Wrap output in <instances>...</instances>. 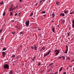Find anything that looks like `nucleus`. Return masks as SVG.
I'll list each match as a JSON object with an SVG mask.
<instances>
[{
  "label": "nucleus",
  "instance_id": "412c9836",
  "mask_svg": "<svg viewBox=\"0 0 74 74\" xmlns=\"http://www.w3.org/2000/svg\"><path fill=\"white\" fill-rule=\"evenodd\" d=\"M13 12H10V15L11 16L12 15Z\"/></svg>",
  "mask_w": 74,
  "mask_h": 74
},
{
  "label": "nucleus",
  "instance_id": "f3484780",
  "mask_svg": "<svg viewBox=\"0 0 74 74\" xmlns=\"http://www.w3.org/2000/svg\"><path fill=\"white\" fill-rule=\"evenodd\" d=\"M63 69V67H61L60 68V69L59 70V71L60 72V71H62V69Z\"/></svg>",
  "mask_w": 74,
  "mask_h": 74
},
{
  "label": "nucleus",
  "instance_id": "8fccbe9b",
  "mask_svg": "<svg viewBox=\"0 0 74 74\" xmlns=\"http://www.w3.org/2000/svg\"><path fill=\"white\" fill-rule=\"evenodd\" d=\"M73 71L74 72V67H73Z\"/></svg>",
  "mask_w": 74,
  "mask_h": 74
},
{
  "label": "nucleus",
  "instance_id": "20e7f679",
  "mask_svg": "<svg viewBox=\"0 0 74 74\" xmlns=\"http://www.w3.org/2000/svg\"><path fill=\"white\" fill-rule=\"evenodd\" d=\"M55 52H56V53H55L56 56L58 55V54H59V53L60 52L59 51V50H55Z\"/></svg>",
  "mask_w": 74,
  "mask_h": 74
},
{
  "label": "nucleus",
  "instance_id": "864d4df0",
  "mask_svg": "<svg viewBox=\"0 0 74 74\" xmlns=\"http://www.w3.org/2000/svg\"><path fill=\"white\" fill-rule=\"evenodd\" d=\"M15 27L16 28H18V27L17 26L16 27Z\"/></svg>",
  "mask_w": 74,
  "mask_h": 74
},
{
  "label": "nucleus",
  "instance_id": "2eb2a0df",
  "mask_svg": "<svg viewBox=\"0 0 74 74\" xmlns=\"http://www.w3.org/2000/svg\"><path fill=\"white\" fill-rule=\"evenodd\" d=\"M60 16H64V14L62 13L60 15Z\"/></svg>",
  "mask_w": 74,
  "mask_h": 74
},
{
  "label": "nucleus",
  "instance_id": "4be33fe9",
  "mask_svg": "<svg viewBox=\"0 0 74 74\" xmlns=\"http://www.w3.org/2000/svg\"><path fill=\"white\" fill-rule=\"evenodd\" d=\"M68 10H65L64 11V12L65 13V14H67V13L68 12Z\"/></svg>",
  "mask_w": 74,
  "mask_h": 74
},
{
  "label": "nucleus",
  "instance_id": "473e14b6",
  "mask_svg": "<svg viewBox=\"0 0 74 74\" xmlns=\"http://www.w3.org/2000/svg\"><path fill=\"white\" fill-rule=\"evenodd\" d=\"M6 48H3V49L2 51H5L6 50Z\"/></svg>",
  "mask_w": 74,
  "mask_h": 74
},
{
  "label": "nucleus",
  "instance_id": "39448f33",
  "mask_svg": "<svg viewBox=\"0 0 74 74\" xmlns=\"http://www.w3.org/2000/svg\"><path fill=\"white\" fill-rule=\"evenodd\" d=\"M37 47L36 45H34L33 46L31 47V48H32V49H34V50H35V51L37 50Z\"/></svg>",
  "mask_w": 74,
  "mask_h": 74
},
{
  "label": "nucleus",
  "instance_id": "4d7b16f0",
  "mask_svg": "<svg viewBox=\"0 0 74 74\" xmlns=\"http://www.w3.org/2000/svg\"><path fill=\"white\" fill-rule=\"evenodd\" d=\"M21 14V12L19 13V14H18V15H19V14Z\"/></svg>",
  "mask_w": 74,
  "mask_h": 74
},
{
  "label": "nucleus",
  "instance_id": "f03ea898",
  "mask_svg": "<svg viewBox=\"0 0 74 74\" xmlns=\"http://www.w3.org/2000/svg\"><path fill=\"white\" fill-rule=\"evenodd\" d=\"M3 68H4V69H7L8 70L9 69V66H8V64H6L5 65H4L3 66Z\"/></svg>",
  "mask_w": 74,
  "mask_h": 74
},
{
  "label": "nucleus",
  "instance_id": "f704fd0d",
  "mask_svg": "<svg viewBox=\"0 0 74 74\" xmlns=\"http://www.w3.org/2000/svg\"><path fill=\"white\" fill-rule=\"evenodd\" d=\"M35 57H34V58H32V60H33H33H34V59H35Z\"/></svg>",
  "mask_w": 74,
  "mask_h": 74
},
{
  "label": "nucleus",
  "instance_id": "6ab92c4d",
  "mask_svg": "<svg viewBox=\"0 0 74 74\" xmlns=\"http://www.w3.org/2000/svg\"><path fill=\"white\" fill-rule=\"evenodd\" d=\"M56 4L57 5H59V3L58 1H56Z\"/></svg>",
  "mask_w": 74,
  "mask_h": 74
},
{
  "label": "nucleus",
  "instance_id": "9d476101",
  "mask_svg": "<svg viewBox=\"0 0 74 74\" xmlns=\"http://www.w3.org/2000/svg\"><path fill=\"white\" fill-rule=\"evenodd\" d=\"M44 69H43L40 71L39 73H42L44 72Z\"/></svg>",
  "mask_w": 74,
  "mask_h": 74
},
{
  "label": "nucleus",
  "instance_id": "a878e982",
  "mask_svg": "<svg viewBox=\"0 0 74 74\" xmlns=\"http://www.w3.org/2000/svg\"><path fill=\"white\" fill-rule=\"evenodd\" d=\"M0 3L1 4V5H3V4H4V2L2 1V2H1Z\"/></svg>",
  "mask_w": 74,
  "mask_h": 74
},
{
  "label": "nucleus",
  "instance_id": "6e6d98bb",
  "mask_svg": "<svg viewBox=\"0 0 74 74\" xmlns=\"http://www.w3.org/2000/svg\"><path fill=\"white\" fill-rule=\"evenodd\" d=\"M69 67H71V66H69Z\"/></svg>",
  "mask_w": 74,
  "mask_h": 74
},
{
  "label": "nucleus",
  "instance_id": "5701e85b",
  "mask_svg": "<svg viewBox=\"0 0 74 74\" xmlns=\"http://www.w3.org/2000/svg\"><path fill=\"white\" fill-rule=\"evenodd\" d=\"M3 29H0V34H1V33H2V32H3Z\"/></svg>",
  "mask_w": 74,
  "mask_h": 74
},
{
  "label": "nucleus",
  "instance_id": "a19ab883",
  "mask_svg": "<svg viewBox=\"0 0 74 74\" xmlns=\"http://www.w3.org/2000/svg\"><path fill=\"white\" fill-rule=\"evenodd\" d=\"M17 14H18V13H16V14H14L15 16H16V15H17Z\"/></svg>",
  "mask_w": 74,
  "mask_h": 74
},
{
  "label": "nucleus",
  "instance_id": "ddd939ff",
  "mask_svg": "<svg viewBox=\"0 0 74 74\" xmlns=\"http://www.w3.org/2000/svg\"><path fill=\"white\" fill-rule=\"evenodd\" d=\"M65 22V20H63L61 21V22L62 23H63H63H64Z\"/></svg>",
  "mask_w": 74,
  "mask_h": 74
},
{
  "label": "nucleus",
  "instance_id": "6e6552de",
  "mask_svg": "<svg viewBox=\"0 0 74 74\" xmlns=\"http://www.w3.org/2000/svg\"><path fill=\"white\" fill-rule=\"evenodd\" d=\"M72 27L73 28H74V19L72 21Z\"/></svg>",
  "mask_w": 74,
  "mask_h": 74
},
{
  "label": "nucleus",
  "instance_id": "f8f14e48",
  "mask_svg": "<svg viewBox=\"0 0 74 74\" xmlns=\"http://www.w3.org/2000/svg\"><path fill=\"white\" fill-rule=\"evenodd\" d=\"M42 50H45V47H43L42 49H40L41 51H42Z\"/></svg>",
  "mask_w": 74,
  "mask_h": 74
},
{
  "label": "nucleus",
  "instance_id": "680f3d73",
  "mask_svg": "<svg viewBox=\"0 0 74 74\" xmlns=\"http://www.w3.org/2000/svg\"><path fill=\"white\" fill-rule=\"evenodd\" d=\"M39 11L40 12V11Z\"/></svg>",
  "mask_w": 74,
  "mask_h": 74
},
{
  "label": "nucleus",
  "instance_id": "e433bc0d",
  "mask_svg": "<svg viewBox=\"0 0 74 74\" xmlns=\"http://www.w3.org/2000/svg\"><path fill=\"white\" fill-rule=\"evenodd\" d=\"M3 16H4V15H5V13L4 12H3Z\"/></svg>",
  "mask_w": 74,
  "mask_h": 74
},
{
  "label": "nucleus",
  "instance_id": "c85d7f7f",
  "mask_svg": "<svg viewBox=\"0 0 74 74\" xmlns=\"http://www.w3.org/2000/svg\"><path fill=\"white\" fill-rule=\"evenodd\" d=\"M51 52V50H49V51L48 52V53H47V55H49V53H50Z\"/></svg>",
  "mask_w": 74,
  "mask_h": 74
},
{
  "label": "nucleus",
  "instance_id": "bb28decb",
  "mask_svg": "<svg viewBox=\"0 0 74 74\" xmlns=\"http://www.w3.org/2000/svg\"><path fill=\"white\" fill-rule=\"evenodd\" d=\"M12 58H15V55H12Z\"/></svg>",
  "mask_w": 74,
  "mask_h": 74
},
{
  "label": "nucleus",
  "instance_id": "c9c22d12",
  "mask_svg": "<svg viewBox=\"0 0 74 74\" xmlns=\"http://www.w3.org/2000/svg\"><path fill=\"white\" fill-rule=\"evenodd\" d=\"M53 64V63L50 64H49V66H52V64Z\"/></svg>",
  "mask_w": 74,
  "mask_h": 74
},
{
  "label": "nucleus",
  "instance_id": "b1692460",
  "mask_svg": "<svg viewBox=\"0 0 74 74\" xmlns=\"http://www.w3.org/2000/svg\"><path fill=\"white\" fill-rule=\"evenodd\" d=\"M61 57H62V59H63V60H64V59H65V56H62Z\"/></svg>",
  "mask_w": 74,
  "mask_h": 74
},
{
  "label": "nucleus",
  "instance_id": "58836bf2",
  "mask_svg": "<svg viewBox=\"0 0 74 74\" xmlns=\"http://www.w3.org/2000/svg\"><path fill=\"white\" fill-rule=\"evenodd\" d=\"M19 0V1L20 2V3H22V0Z\"/></svg>",
  "mask_w": 74,
  "mask_h": 74
},
{
  "label": "nucleus",
  "instance_id": "09e8293b",
  "mask_svg": "<svg viewBox=\"0 0 74 74\" xmlns=\"http://www.w3.org/2000/svg\"><path fill=\"white\" fill-rule=\"evenodd\" d=\"M18 6H16L15 8H18Z\"/></svg>",
  "mask_w": 74,
  "mask_h": 74
},
{
  "label": "nucleus",
  "instance_id": "0eeeda50",
  "mask_svg": "<svg viewBox=\"0 0 74 74\" xmlns=\"http://www.w3.org/2000/svg\"><path fill=\"white\" fill-rule=\"evenodd\" d=\"M66 51L65 52V53H67V51H68V46L67 45L66 46Z\"/></svg>",
  "mask_w": 74,
  "mask_h": 74
},
{
  "label": "nucleus",
  "instance_id": "9b49d317",
  "mask_svg": "<svg viewBox=\"0 0 74 74\" xmlns=\"http://www.w3.org/2000/svg\"><path fill=\"white\" fill-rule=\"evenodd\" d=\"M41 62H39L38 63V66H41Z\"/></svg>",
  "mask_w": 74,
  "mask_h": 74
},
{
  "label": "nucleus",
  "instance_id": "dca6fc26",
  "mask_svg": "<svg viewBox=\"0 0 74 74\" xmlns=\"http://www.w3.org/2000/svg\"><path fill=\"white\" fill-rule=\"evenodd\" d=\"M58 73V72H57L54 73H52V72H51L50 73H49V74H57Z\"/></svg>",
  "mask_w": 74,
  "mask_h": 74
},
{
  "label": "nucleus",
  "instance_id": "bf43d9fd",
  "mask_svg": "<svg viewBox=\"0 0 74 74\" xmlns=\"http://www.w3.org/2000/svg\"><path fill=\"white\" fill-rule=\"evenodd\" d=\"M67 70H68V69H67Z\"/></svg>",
  "mask_w": 74,
  "mask_h": 74
},
{
  "label": "nucleus",
  "instance_id": "603ef678",
  "mask_svg": "<svg viewBox=\"0 0 74 74\" xmlns=\"http://www.w3.org/2000/svg\"><path fill=\"white\" fill-rule=\"evenodd\" d=\"M38 30H41V29H38Z\"/></svg>",
  "mask_w": 74,
  "mask_h": 74
},
{
  "label": "nucleus",
  "instance_id": "a18cd8bd",
  "mask_svg": "<svg viewBox=\"0 0 74 74\" xmlns=\"http://www.w3.org/2000/svg\"><path fill=\"white\" fill-rule=\"evenodd\" d=\"M54 66L53 65H51V68H53V67Z\"/></svg>",
  "mask_w": 74,
  "mask_h": 74
},
{
  "label": "nucleus",
  "instance_id": "de8ad7c7",
  "mask_svg": "<svg viewBox=\"0 0 74 74\" xmlns=\"http://www.w3.org/2000/svg\"><path fill=\"white\" fill-rule=\"evenodd\" d=\"M20 34H22V32H20Z\"/></svg>",
  "mask_w": 74,
  "mask_h": 74
},
{
  "label": "nucleus",
  "instance_id": "2f4dec72",
  "mask_svg": "<svg viewBox=\"0 0 74 74\" xmlns=\"http://www.w3.org/2000/svg\"><path fill=\"white\" fill-rule=\"evenodd\" d=\"M67 60H70V58L69 57L67 58Z\"/></svg>",
  "mask_w": 74,
  "mask_h": 74
},
{
  "label": "nucleus",
  "instance_id": "423d86ee",
  "mask_svg": "<svg viewBox=\"0 0 74 74\" xmlns=\"http://www.w3.org/2000/svg\"><path fill=\"white\" fill-rule=\"evenodd\" d=\"M2 56L3 58H4L5 56V55H6V53L4 52L3 51L2 52Z\"/></svg>",
  "mask_w": 74,
  "mask_h": 74
},
{
  "label": "nucleus",
  "instance_id": "cd10ccee",
  "mask_svg": "<svg viewBox=\"0 0 74 74\" xmlns=\"http://www.w3.org/2000/svg\"><path fill=\"white\" fill-rule=\"evenodd\" d=\"M74 12L73 11L72 12L70 13L69 14H71H71H74Z\"/></svg>",
  "mask_w": 74,
  "mask_h": 74
},
{
  "label": "nucleus",
  "instance_id": "3c124183",
  "mask_svg": "<svg viewBox=\"0 0 74 74\" xmlns=\"http://www.w3.org/2000/svg\"><path fill=\"white\" fill-rule=\"evenodd\" d=\"M55 22V21H52V22Z\"/></svg>",
  "mask_w": 74,
  "mask_h": 74
},
{
  "label": "nucleus",
  "instance_id": "7c9ffc66",
  "mask_svg": "<svg viewBox=\"0 0 74 74\" xmlns=\"http://www.w3.org/2000/svg\"><path fill=\"white\" fill-rule=\"evenodd\" d=\"M42 14H45V11H43L42 12H41Z\"/></svg>",
  "mask_w": 74,
  "mask_h": 74
},
{
  "label": "nucleus",
  "instance_id": "052dcab7",
  "mask_svg": "<svg viewBox=\"0 0 74 74\" xmlns=\"http://www.w3.org/2000/svg\"><path fill=\"white\" fill-rule=\"evenodd\" d=\"M42 4H43V2L42 3Z\"/></svg>",
  "mask_w": 74,
  "mask_h": 74
},
{
  "label": "nucleus",
  "instance_id": "393cba45",
  "mask_svg": "<svg viewBox=\"0 0 74 74\" xmlns=\"http://www.w3.org/2000/svg\"><path fill=\"white\" fill-rule=\"evenodd\" d=\"M52 70L51 69H49L48 70V71L49 72H50V71H52Z\"/></svg>",
  "mask_w": 74,
  "mask_h": 74
},
{
  "label": "nucleus",
  "instance_id": "49530a36",
  "mask_svg": "<svg viewBox=\"0 0 74 74\" xmlns=\"http://www.w3.org/2000/svg\"><path fill=\"white\" fill-rule=\"evenodd\" d=\"M4 39V38H2V39H1V41H3V40Z\"/></svg>",
  "mask_w": 74,
  "mask_h": 74
},
{
  "label": "nucleus",
  "instance_id": "f257e3e1",
  "mask_svg": "<svg viewBox=\"0 0 74 74\" xmlns=\"http://www.w3.org/2000/svg\"><path fill=\"white\" fill-rule=\"evenodd\" d=\"M16 8L15 6H14V5L13 4H12L9 9L10 11H13Z\"/></svg>",
  "mask_w": 74,
  "mask_h": 74
},
{
  "label": "nucleus",
  "instance_id": "aec40b11",
  "mask_svg": "<svg viewBox=\"0 0 74 74\" xmlns=\"http://www.w3.org/2000/svg\"><path fill=\"white\" fill-rule=\"evenodd\" d=\"M52 15L53 18L55 17V14L54 13H53Z\"/></svg>",
  "mask_w": 74,
  "mask_h": 74
},
{
  "label": "nucleus",
  "instance_id": "c03bdc74",
  "mask_svg": "<svg viewBox=\"0 0 74 74\" xmlns=\"http://www.w3.org/2000/svg\"><path fill=\"white\" fill-rule=\"evenodd\" d=\"M12 34H15V32H12Z\"/></svg>",
  "mask_w": 74,
  "mask_h": 74
},
{
  "label": "nucleus",
  "instance_id": "ea45409f",
  "mask_svg": "<svg viewBox=\"0 0 74 74\" xmlns=\"http://www.w3.org/2000/svg\"><path fill=\"white\" fill-rule=\"evenodd\" d=\"M38 3H36V4H35V5L36 6H37V5H38Z\"/></svg>",
  "mask_w": 74,
  "mask_h": 74
},
{
  "label": "nucleus",
  "instance_id": "5fc2aeb1",
  "mask_svg": "<svg viewBox=\"0 0 74 74\" xmlns=\"http://www.w3.org/2000/svg\"><path fill=\"white\" fill-rule=\"evenodd\" d=\"M73 61H74V60H72V62H73Z\"/></svg>",
  "mask_w": 74,
  "mask_h": 74
},
{
  "label": "nucleus",
  "instance_id": "4468645a",
  "mask_svg": "<svg viewBox=\"0 0 74 74\" xmlns=\"http://www.w3.org/2000/svg\"><path fill=\"white\" fill-rule=\"evenodd\" d=\"M45 1V0H41L40 1V3H42V1H43V3H44V1Z\"/></svg>",
  "mask_w": 74,
  "mask_h": 74
},
{
  "label": "nucleus",
  "instance_id": "4c0bfd02",
  "mask_svg": "<svg viewBox=\"0 0 74 74\" xmlns=\"http://www.w3.org/2000/svg\"><path fill=\"white\" fill-rule=\"evenodd\" d=\"M62 59V56L58 58V59Z\"/></svg>",
  "mask_w": 74,
  "mask_h": 74
},
{
  "label": "nucleus",
  "instance_id": "13d9d810",
  "mask_svg": "<svg viewBox=\"0 0 74 74\" xmlns=\"http://www.w3.org/2000/svg\"><path fill=\"white\" fill-rule=\"evenodd\" d=\"M57 26L59 27V25H58Z\"/></svg>",
  "mask_w": 74,
  "mask_h": 74
},
{
  "label": "nucleus",
  "instance_id": "79ce46f5",
  "mask_svg": "<svg viewBox=\"0 0 74 74\" xmlns=\"http://www.w3.org/2000/svg\"><path fill=\"white\" fill-rule=\"evenodd\" d=\"M67 34H68V36H70V33H68Z\"/></svg>",
  "mask_w": 74,
  "mask_h": 74
},
{
  "label": "nucleus",
  "instance_id": "a211bd4d",
  "mask_svg": "<svg viewBox=\"0 0 74 74\" xmlns=\"http://www.w3.org/2000/svg\"><path fill=\"white\" fill-rule=\"evenodd\" d=\"M52 32H53V33H55V28H52Z\"/></svg>",
  "mask_w": 74,
  "mask_h": 74
},
{
  "label": "nucleus",
  "instance_id": "7ed1b4c3",
  "mask_svg": "<svg viewBox=\"0 0 74 74\" xmlns=\"http://www.w3.org/2000/svg\"><path fill=\"white\" fill-rule=\"evenodd\" d=\"M29 21H27L25 23L26 26H27V27H28L29 26Z\"/></svg>",
  "mask_w": 74,
  "mask_h": 74
},
{
  "label": "nucleus",
  "instance_id": "c756f323",
  "mask_svg": "<svg viewBox=\"0 0 74 74\" xmlns=\"http://www.w3.org/2000/svg\"><path fill=\"white\" fill-rule=\"evenodd\" d=\"M47 55H48L47 53L45 54H44V57H45L46 56H47Z\"/></svg>",
  "mask_w": 74,
  "mask_h": 74
},
{
  "label": "nucleus",
  "instance_id": "72a5a7b5",
  "mask_svg": "<svg viewBox=\"0 0 74 74\" xmlns=\"http://www.w3.org/2000/svg\"><path fill=\"white\" fill-rule=\"evenodd\" d=\"M33 13H31V14L29 15L30 16H33Z\"/></svg>",
  "mask_w": 74,
  "mask_h": 74
},
{
  "label": "nucleus",
  "instance_id": "37998d69",
  "mask_svg": "<svg viewBox=\"0 0 74 74\" xmlns=\"http://www.w3.org/2000/svg\"><path fill=\"white\" fill-rule=\"evenodd\" d=\"M63 74H66V72H64L63 73Z\"/></svg>",
  "mask_w": 74,
  "mask_h": 74
},
{
  "label": "nucleus",
  "instance_id": "1a4fd4ad",
  "mask_svg": "<svg viewBox=\"0 0 74 74\" xmlns=\"http://www.w3.org/2000/svg\"><path fill=\"white\" fill-rule=\"evenodd\" d=\"M9 73V74H13V71L12 70L10 71Z\"/></svg>",
  "mask_w": 74,
  "mask_h": 74
}]
</instances>
